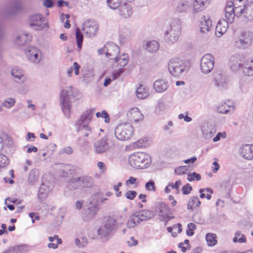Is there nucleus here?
I'll return each mask as SVG.
<instances>
[{
	"label": "nucleus",
	"mask_w": 253,
	"mask_h": 253,
	"mask_svg": "<svg viewBox=\"0 0 253 253\" xmlns=\"http://www.w3.org/2000/svg\"><path fill=\"white\" fill-rule=\"evenodd\" d=\"M243 16L248 21L253 20V3L245 4L243 0L229 1L225 9V17L230 23H233L234 16Z\"/></svg>",
	"instance_id": "nucleus-1"
},
{
	"label": "nucleus",
	"mask_w": 253,
	"mask_h": 253,
	"mask_svg": "<svg viewBox=\"0 0 253 253\" xmlns=\"http://www.w3.org/2000/svg\"><path fill=\"white\" fill-rule=\"evenodd\" d=\"M121 216L107 217L105 222L98 229L97 232L100 238L104 242L110 239L114 232L123 223Z\"/></svg>",
	"instance_id": "nucleus-2"
},
{
	"label": "nucleus",
	"mask_w": 253,
	"mask_h": 253,
	"mask_svg": "<svg viewBox=\"0 0 253 253\" xmlns=\"http://www.w3.org/2000/svg\"><path fill=\"white\" fill-rule=\"evenodd\" d=\"M168 68L171 76L175 78H180L187 73L189 66L182 60L178 58H173L169 61Z\"/></svg>",
	"instance_id": "nucleus-3"
},
{
	"label": "nucleus",
	"mask_w": 253,
	"mask_h": 253,
	"mask_svg": "<svg viewBox=\"0 0 253 253\" xmlns=\"http://www.w3.org/2000/svg\"><path fill=\"white\" fill-rule=\"evenodd\" d=\"M129 164L136 169L147 168L151 163L149 154L144 152H137L132 154L128 158Z\"/></svg>",
	"instance_id": "nucleus-4"
},
{
	"label": "nucleus",
	"mask_w": 253,
	"mask_h": 253,
	"mask_svg": "<svg viewBox=\"0 0 253 253\" xmlns=\"http://www.w3.org/2000/svg\"><path fill=\"white\" fill-rule=\"evenodd\" d=\"M76 93L72 86L63 89L60 93V104L64 115L67 118L70 117V100L72 97H76Z\"/></svg>",
	"instance_id": "nucleus-5"
},
{
	"label": "nucleus",
	"mask_w": 253,
	"mask_h": 253,
	"mask_svg": "<svg viewBox=\"0 0 253 253\" xmlns=\"http://www.w3.org/2000/svg\"><path fill=\"white\" fill-rule=\"evenodd\" d=\"M154 215V212L150 210H143L135 212L129 217L126 223V226L129 228H134L141 221L147 220L153 217Z\"/></svg>",
	"instance_id": "nucleus-6"
},
{
	"label": "nucleus",
	"mask_w": 253,
	"mask_h": 253,
	"mask_svg": "<svg viewBox=\"0 0 253 253\" xmlns=\"http://www.w3.org/2000/svg\"><path fill=\"white\" fill-rule=\"evenodd\" d=\"M115 145L114 139L105 136L94 142L93 149L95 153L101 154L108 151Z\"/></svg>",
	"instance_id": "nucleus-7"
},
{
	"label": "nucleus",
	"mask_w": 253,
	"mask_h": 253,
	"mask_svg": "<svg viewBox=\"0 0 253 253\" xmlns=\"http://www.w3.org/2000/svg\"><path fill=\"white\" fill-rule=\"evenodd\" d=\"M133 128L129 123L119 125L115 130L116 138L120 140L125 141L130 139L133 134Z\"/></svg>",
	"instance_id": "nucleus-8"
},
{
	"label": "nucleus",
	"mask_w": 253,
	"mask_h": 253,
	"mask_svg": "<svg viewBox=\"0 0 253 253\" xmlns=\"http://www.w3.org/2000/svg\"><path fill=\"white\" fill-rule=\"evenodd\" d=\"M94 111V109H91L87 110L83 113L80 118L75 123L78 131L85 129L89 132L91 131V127L88 125L91 122Z\"/></svg>",
	"instance_id": "nucleus-9"
},
{
	"label": "nucleus",
	"mask_w": 253,
	"mask_h": 253,
	"mask_svg": "<svg viewBox=\"0 0 253 253\" xmlns=\"http://www.w3.org/2000/svg\"><path fill=\"white\" fill-rule=\"evenodd\" d=\"M155 210L161 221L167 222L174 218L169 206L164 202H158L155 205Z\"/></svg>",
	"instance_id": "nucleus-10"
},
{
	"label": "nucleus",
	"mask_w": 253,
	"mask_h": 253,
	"mask_svg": "<svg viewBox=\"0 0 253 253\" xmlns=\"http://www.w3.org/2000/svg\"><path fill=\"white\" fill-rule=\"evenodd\" d=\"M181 34V27L179 21H177L176 23H171L169 28L166 32L165 36L168 41L171 43L176 42Z\"/></svg>",
	"instance_id": "nucleus-11"
},
{
	"label": "nucleus",
	"mask_w": 253,
	"mask_h": 253,
	"mask_svg": "<svg viewBox=\"0 0 253 253\" xmlns=\"http://www.w3.org/2000/svg\"><path fill=\"white\" fill-rule=\"evenodd\" d=\"M215 62V59L211 53L205 54L201 59L200 68L204 74H208L212 70Z\"/></svg>",
	"instance_id": "nucleus-12"
},
{
	"label": "nucleus",
	"mask_w": 253,
	"mask_h": 253,
	"mask_svg": "<svg viewBox=\"0 0 253 253\" xmlns=\"http://www.w3.org/2000/svg\"><path fill=\"white\" fill-rule=\"evenodd\" d=\"M44 18L41 14H36L31 16L29 23L30 27L35 30H42L47 27V24L43 23Z\"/></svg>",
	"instance_id": "nucleus-13"
},
{
	"label": "nucleus",
	"mask_w": 253,
	"mask_h": 253,
	"mask_svg": "<svg viewBox=\"0 0 253 253\" xmlns=\"http://www.w3.org/2000/svg\"><path fill=\"white\" fill-rule=\"evenodd\" d=\"M82 30L86 36L94 37L96 35L97 33V24L94 20H86L83 23Z\"/></svg>",
	"instance_id": "nucleus-14"
},
{
	"label": "nucleus",
	"mask_w": 253,
	"mask_h": 253,
	"mask_svg": "<svg viewBox=\"0 0 253 253\" xmlns=\"http://www.w3.org/2000/svg\"><path fill=\"white\" fill-rule=\"evenodd\" d=\"M191 9V2L190 0H180L174 4L173 9L176 13L186 14Z\"/></svg>",
	"instance_id": "nucleus-15"
},
{
	"label": "nucleus",
	"mask_w": 253,
	"mask_h": 253,
	"mask_svg": "<svg viewBox=\"0 0 253 253\" xmlns=\"http://www.w3.org/2000/svg\"><path fill=\"white\" fill-rule=\"evenodd\" d=\"M245 57L243 54H235L232 55L230 59V68L233 71H237L243 68Z\"/></svg>",
	"instance_id": "nucleus-16"
},
{
	"label": "nucleus",
	"mask_w": 253,
	"mask_h": 253,
	"mask_svg": "<svg viewBox=\"0 0 253 253\" xmlns=\"http://www.w3.org/2000/svg\"><path fill=\"white\" fill-rule=\"evenodd\" d=\"M99 197L98 195L92 196L89 199V205L88 207L89 217H93L98 211Z\"/></svg>",
	"instance_id": "nucleus-17"
},
{
	"label": "nucleus",
	"mask_w": 253,
	"mask_h": 253,
	"mask_svg": "<svg viewBox=\"0 0 253 253\" xmlns=\"http://www.w3.org/2000/svg\"><path fill=\"white\" fill-rule=\"evenodd\" d=\"M26 54L28 59L35 63H38L41 60L42 52L35 47H29L26 51Z\"/></svg>",
	"instance_id": "nucleus-18"
},
{
	"label": "nucleus",
	"mask_w": 253,
	"mask_h": 253,
	"mask_svg": "<svg viewBox=\"0 0 253 253\" xmlns=\"http://www.w3.org/2000/svg\"><path fill=\"white\" fill-rule=\"evenodd\" d=\"M240 155L245 159L252 160L253 159V145L245 144L240 148Z\"/></svg>",
	"instance_id": "nucleus-19"
},
{
	"label": "nucleus",
	"mask_w": 253,
	"mask_h": 253,
	"mask_svg": "<svg viewBox=\"0 0 253 253\" xmlns=\"http://www.w3.org/2000/svg\"><path fill=\"white\" fill-rule=\"evenodd\" d=\"M106 56L110 59H114L119 52V47L114 43H109L106 45Z\"/></svg>",
	"instance_id": "nucleus-20"
},
{
	"label": "nucleus",
	"mask_w": 253,
	"mask_h": 253,
	"mask_svg": "<svg viewBox=\"0 0 253 253\" xmlns=\"http://www.w3.org/2000/svg\"><path fill=\"white\" fill-rule=\"evenodd\" d=\"M226 19H227L226 18ZM228 23H230L228 20H220L218 22L215 28V34L216 37H221L226 33L228 28Z\"/></svg>",
	"instance_id": "nucleus-21"
},
{
	"label": "nucleus",
	"mask_w": 253,
	"mask_h": 253,
	"mask_svg": "<svg viewBox=\"0 0 253 253\" xmlns=\"http://www.w3.org/2000/svg\"><path fill=\"white\" fill-rule=\"evenodd\" d=\"M119 14L124 18H128L131 16L133 13V11L131 5L126 2H124L118 7Z\"/></svg>",
	"instance_id": "nucleus-22"
},
{
	"label": "nucleus",
	"mask_w": 253,
	"mask_h": 253,
	"mask_svg": "<svg viewBox=\"0 0 253 253\" xmlns=\"http://www.w3.org/2000/svg\"><path fill=\"white\" fill-rule=\"evenodd\" d=\"M209 0H194L193 2V9L195 12L203 11L209 4Z\"/></svg>",
	"instance_id": "nucleus-23"
},
{
	"label": "nucleus",
	"mask_w": 253,
	"mask_h": 253,
	"mask_svg": "<svg viewBox=\"0 0 253 253\" xmlns=\"http://www.w3.org/2000/svg\"><path fill=\"white\" fill-rule=\"evenodd\" d=\"M242 72L245 76H253V58L245 60Z\"/></svg>",
	"instance_id": "nucleus-24"
},
{
	"label": "nucleus",
	"mask_w": 253,
	"mask_h": 253,
	"mask_svg": "<svg viewBox=\"0 0 253 253\" xmlns=\"http://www.w3.org/2000/svg\"><path fill=\"white\" fill-rule=\"evenodd\" d=\"M21 8V3L19 2H16L5 8L2 13L5 16L10 15L16 13Z\"/></svg>",
	"instance_id": "nucleus-25"
},
{
	"label": "nucleus",
	"mask_w": 253,
	"mask_h": 253,
	"mask_svg": "<svg viewBox=\"0 0 253 253\" xmlns=\"http://www.w3.org/2000/svg\"><path fill=\"white\" fill-rule=\"evenodd\" d=\"M154 89L158 92H163L166 91L168 87L169 84L168 82L164 80L159 79L156 81L153 84Z\"/></svg>",
	"instance_id": "nucleus-26"
},
{
	"label": "nucleus",
	"mask_w": 253,
	"mask_h": 253,
	"mask_svg": "<svg viewBox=\"0 0 253 253\" xmlns=\"http://www.w3.org/2000/svg\"><path fill=\"white\" fill-rule=\"evenodd\" d=\"M203 135L205 139H210L215 133L216 131L211 126L205 124L202 126Z\"/></svg>",
	"instance_id": "nucleus-27"
},
{
	"label": "nucleus",
	"mask_w": 253,
	"mask_h": 253,
	"mask_svg": "<svg viewBox=\"0 0 253 253\" xmlns=\"http://www.w3.org/2000/svg\"><path fill=\"white\" fill-rule=\"evenodd\" d=\"M215 82L217 86L221 88H225L227 86V77L221 73H217L215 75Z\"/></svg>",
	"instance_id": "nucleus-28"
},
{
	"label": "nucleus",
	"mask_w": 253,
	"mask_h": 253,
	"mask_svg": "<svg viewBox=\"0 0 253 253\" xmlns=\"http://www.w3.org/2000/svg\"><path fill=\"white\" fill-rule=\"evenodd\" d=\"M127 116L134 122H138L143 119V115L137 108H132L128 112Z\"/></svg>",
	"instance_id": "nucleus-29"
},
{
	"label": "nucleus",
	"mask_w": 253,
	"mask_h": 253,
	"mask_svg": "<svg viewBox=\"0 0 253 253\" xmlns=\"http://www.w3.org/2000/svg\"><path fill=\"white\" fill-rule=\"evenodd\" d=\"M11 75L16 79L17 82L23 83L25 81V77L23 71L17 67L14 68L11 72Z\"/></svg>",
	"instance_id": "nucleus-30"
},
{
	"label": "nucleus",
	"mask_w": 253,
	"mask_h": 253,
	"mask_svg": "<svg viewBox=\"0 0 253 253\" xmlns=\"http://www.w3.org/2000/svg\"><path fill=\"white\" fill-rule=\"evenodd\" d=\"M50 191V187L49 186L45 184L44 183H42L41 185L39 192H38V198L42 200L45 198Z\"/></svg>",
	"instance_id": "nucleus-31"
},
{
	"label": "nucleus",
	"mask_w": 253,
	"mask_h": 253,
	"mask_svg": "<svg viewBox=\"0 0 253 253\" xmlns=\"http://www.w3.org/2000/svg\"><path fill=\"white\" fill-rule=\"evenodd\" d=\"M32 38L31 35L27 33H23L17 37L16 42L19 45H23L31 41Z\"/></svg>",
	"instance_id": "nucleus-32"
},
{
	"label": "nucleus",
	"mask_w": 253,
	"mask_h": 253,
	"mask_svg": "<svg viewBox=\"0 0 253 253\" xmlns=\"http://www.w3.org/2000/svg\"><path fill=\"white\" fill-rule=\"evenodd\" d=\"M201 205V202L197 196L191 197L187 204V209L193 211L194 209L198 207Z\"/></svg>",
	"instance_id": "nucleus-33"
},
{
	"label": "nucleus",
	"mask_w": 253,
	"mask_h": 253,
	"mask_svg": "<svg viewBox=\"0 0 253 253\" xmlns=\"http://www.w3.org/2000/svg\"><path fill=\"white\" fill-rule=\"evenodd\" d=\"M39 172L38 169H33L31 170L28 177V183L31 185H33L39 178Z\"/></svg>",
	"instance_id": "nucleus-34"
},
{
	"label": "nucleus",
	"mask_w": 253,
	"mask_h": 253,
	"mask_svg": "<svg viewBox=\"0 0 253 253\" xmlns=\"http://www.w3.org/2000/svg\"><path fill=\"white\" fill-rule=\"evenodd\" d=\"M234 108L233 106H230L226 103H221L217 107V111L218 113L226 114L228 112H233Z\"/></svg>",
	"instance_id": "nucleus-35"
},
{
	"label": "nucleus",
	"mask_w": 253,
	"mask_h": 253,
	"mask_svg": "<svg viewBox=\"0 0 253 253\" xmlns=\"http://www.w3.org/2000/svg\"><path fill=\"white\" fill-rule=\"evenodd\" d=\"M68 186L71 190H74L82 187L80 177L71 178L68 182Z\"/></svg>",
	"instance_id": "nucleus-36"
},
{
	"label": "nucleus",
	"mask_w": 253,
	"mask_h": 253,
	"mask_svg": "<svg viewBox=\"0 0 253 253\" xmlns=\"http://www.w3.org/2000/svg\"><path fill=\"white\" fill-rule=\"evenodd\" d=\"M233 46L238 49H244L249 46L250 45L240 36V38L234 39Z\"/></svg>",
	"instance_id": "nucleus-37"
},
{
	"label": "nucleus",
	"mask_w": 253,
	"mask_h": 253,
	"mask_svg": "<svg viewBox=\"0 0 253 253\" xmlns=\"http://www.w3.org/2000/svg\"><path fill=\"white\" fill-rule=\"evenodd\" d=\"M116 62L120 66L121 68H123L128 63V56L126 54H123L119 57L117 56L114 59Z\"/></svg>",
	"instance_id": "nucleus-38"
},
{
	"label": "nucleus",
	"mask_w": 253,
	"mask_h": 253,
	"mask_svg": "<svg viewBox=\"0 0 253 253\" xmlns=\"http://www.w3.org/2000/svg\"><path fill=\"white\" fill-rule=\"evenodd\" d=\"M160 47L159 43L156 41L149 42L146 45V49L150 52H156Z\"/></svg>",
	"instance_id": "nucleus-39"
},
{
	"label": "nucleus",
	"mask_w": 253,
	"mask_h": 253,
	"mask_svg": "<svg viewBox=\"0 0 253 253\" xmlns=\"http://www.w3.org/2000/svg\"><path fill=\"white\" fill-rule=\"evenodd\" d=\"M136 93L137 97L141 99L146 98L148 96V91L142 85H140L137 88Z\"/></svg>",
	"instance_id": "nucleus-40"
},
{
	"label": "nucleus",
	"mask_w": 253,
	"mask_h": 253,
	"mask_svg": "<svg viewBox=\"0 0 253 253\" xmlns=\"http://www.w3.org/2000/svg\"><path fill=\"white\" fill-rule=\"evenodd\" d=\"M82 187H90L93 184V179L88 176L80 177Z\"/></svg>",
	"instance_id": "nucleus-41"
},
{
	"label": "nucleus",
	"mask_w": 253,
	"mask_h": 253,
	"mask_svg": "<svg viewBox=\"0 0 253 253\" xmlns=\"http://www.w3.org/2000/svg\"><path fill=\"white\" fill-rule=\"evenodd\" d=\"M206 240L209 246H213L217 244L216 235L213 233H207L206 236Z\"/></svg>",
	"instance_id": "nucleus-42"
},
{
	"label": "nucleus",
	"mask_w": 253,
	"mask_h": 253,
	"mask_svg": "<svg viewBox=\"0 0 253 253\" xmlns=\"http://www.w3.org/2000/svg\"><path fill=\"white\" fill-rule=\"evenodd\" d=\"M57 169L59 171V174L63 177L68 175V171L70 169V166L68 165L63 164L57 166Z\"/></svg>",
	"instance_id": "nucleus-43"
},
{
	"label": "nucleus",
	"mask_w": 253,
	"mask_h": 253,
	"mask_svg": "<svg viewBox=\"0 0 253 253\" xmlns=\"http://www.w3.org/2000/svg\"><path fill=\"white\" fill-rule=\"evenodd\" d=\"M76 39L78 48L80 50L82 47L84 36L78 28L76 29Z\"/></svg>",
	"instance_id": "nucleus-44"
},
{
	"label": "nucleus",
	"mask_w": 253,
	"mask_h": 253,
	"mask_svg": "<svg viewBox=\"0 0 253 253\" xmlns=\"http://www.w3.org/2000/svg\"><path fill=\"white\" fill-rule=\"evenodd\" d=\"M211 27V21L210 19L205 20L201 23V31L202 33L209 32Z\"/></svg>",
	"instance_id": "nucleus-45"
},
{
	"label": "nucleus",
	"mask_w": 253,
	"mask_h": 253,
	"mask_svg": "<svg viewBox=\"0 0 253 253\" xmlns=\"http://www.w3.org/2000/svg\"><path fill=\"white\" fill-rule=\"evenodd\" d=\"M233 241L234 243H246V239L244 235L242 234L240 231H237L235 234Z\"/></svg>",
	"instance_id": "nucleus-46"
},
{
	"label": "nucleus",
	"mask_w": 253,
	"mask_h": 253,
	"mask_svg": "<svg viewBox=\"0 0 253 253\" xmlns=\"http://www.w3.org/2000/svg\"><path fill=\"white\" fill-rule=\"evenodd\" d=\"M241 37L250 45L252 42L253 35L250 32H243L241 34Z\"/></svg>",
	"instance_id": "nucleus-47"
},
{
	"label": "nucleus",
	"mask_w": 253,
	"mask_h": 253,
	"mask_svg": "<svg viewBox=\"0 0 253 253\" xmlns=\"http://www.w3.org/2000/svg\"><path fill=\"white\" fill-rule=\"evenodd\" d=\"M166 109V105L165 102L162 101L159 102L155 108V112L157 114H161Z\"/></svg>",
	"instance_id": "nucleus-48"
},
{
	"label": "nucleus",
	"mask_w": 253,
	"mask_h": 253,
	"mask_svg": "<svg viewBox=\"0 0 253 253\" xmlns=\"http://www.w3.org/2000/svg\"><path fill=\"white\" fill-rule=\"evenodd\" d=\"M107 2L110 8L116 9L120 6L121 0H107Z\"/></svg>",
	"instance_id": "nucleus-49"
},
{
	"label": "nucleus",
	"mask_w": 253,
	"mask_h": 253,
	"mask_svg": "<svg viewBox=\"0 0 253 253\" xmlns=\"http://www.w3.org/2000/svg\"><path fill=\"white\" fill-rule=\"evenodd\" d=\"M15 103V99L12 97H9L6 99L2 103V105L7 108H9L13 106Z\"/></svg>",
	"instance_id": "nucleus-50"
},
{
	"label": "nucleus",
	"mask_w": 253,
	"mask_h": 253,
	"mask_svg": "<svg viewBox=\"0 0 253 253\" xmlns=\"http://www.w3.org/2000/svg\"><path fill=\"white\" fill-rule=\"evenodd\" d=\"M201 179L200 174L195 172H193L188 174L187 180L189 181H192L194 180L199 181Z\"/></svg>",
	"instance_id": "nucleus-51"
},
{
	"label": "nucleus",
	"mask_w": 253,
	"mask_h": 253,
	"mask_svg": "<svg viewBox=\"0 0 253 253\" xmlns=\"http://www.w3.org/2000/svg\"><path fill=\"white\" fill-rule=\"evenodd\" d=\"M75 243L78 247L84 248L87 245L88 241L85 237L82 238L81 241L79 239L76 238L75 239Z\"/></svg>",
	"instance_id": "nucleus-52"
},
{
	"label": "nucleus",
	"mask_w": 253,
	"mask_h": 253,
	"mask_svg": "<svg viewBox=\"0 0 253 253\" xmlns=\"http://www.w3.org/2000/svg\"><path fill=\"white\" fill-rule=\"evenodd\" d=\"M96 116L97 118H102L105 119V122L108 123L110 122L109 115L105 110H103L101 113L97 112L96 113Z\"/></svg>",
	"instance_id": "nucleus-53"
},
{
	"label": "nucleus",
	"mask_w": 253,
	"mask_h": 253,
	"mask_svg": "<svg viewBox=\"0 0 253 253\" xmlns=\"http://www.w3.org/2000/svg\"><path fill=\"white\" fill-rule=\"evenodd\" d=\"M145 188L149 191L155 192L156 191V187L154 181L150 180L145 184Z\"/></svg>",
	"instance_id": "nucleus-54"
},
{
	"label": "nucleus",
	"mask_w": 253,
	"mask_h": 253,
	"mask_svg": "<svg viewBox=\"0 0 253 253\" xmlns=\"http://www.w3.org/2000/svg\"><path fill=\"white\" fill-rule=\"evenodd\" d=\"M196 228V226L193 223H190L187 225V229L186 230V234L189 236H192L194 232V230Z\"/></svg>",
	"instance_id": "nucleus-55"
},
{
	"label": "nucleus",
	"mask_w": 253,
	"mask_h": 253,
	"mask_svg": "<svg viewBox=\"0 0 253 253\" xmlns=\"http://www.w3.org/2000/svg\"><path fill=\"white\" fill-rule=\"evenodd\" d=\"M8 164L9 161L7 157L0 153V168H4Z\"/></svg>",
	"instance_id": "nucleus-56"
},
{
	"label": "nucleus",
	"mask_w": 253,
	"mask_h": 253,
	"mask_svg": "<svg viewBox=\"0 0 253 253\" xmlns=\"http://www.w3.org/2000/svg\"><path fill=\"white\" fill-rule=\"evenodd\" d=\"M73 150L72 148L70 146H67L63 148L59 152V154L62 155L63 154H66L67 155H71L73 154Z\"/></svg>",
	"instance_id": "nucleus-57"
},
{
	"label": "nucleus",
	"mask_w": 253,
	"mask_h": 253,
	"mask_svg": "<svg viewBox=\"0 0 253 253\" xmlns=\"http://www.w3.org/2000/svg\"><path fill=\"white\" fill-rule=\"evenodd\" d=\"M137 193L135 191L129 190L125 193V196L127 199L133 200L136 197Z\"/></svg>",
	"instance_id": "nucleus-58"
},
{
	"label": "nucleus",
	"mask_w": 253,
	"mask_h": 253,
	"mask_svg": "<svg viewBox=\"0 0 253 253\" xmlns=\"http://www.w3.org/2000/svg\"><path fill=\"white\" fill-rule=\"evenodd\" d=\"M146 142L144 139H140L133 143V146L134 148H141L146 147Z\"/></svg>",
	"instance_id": "nucleus-59"
},
{
	"label": "nucleus",
	"mask_w": 253,
	"mask_h": 253,
	"mask_svg": "<svg viewBox=\"0 0 253 253\" xmlns=\"http://www.w3.org/2000/svg\"><path fill=\"white\" fill-rule=\"evenodd\" d=\"M186 166H180L175 169V173L178 175H181L185 173L186 170Z\"/></svg>",
	"instance_id": "nucleus-60"
},
{
	"label": "nucleus",
	"mask_w": 253,
	"mask_h": 253,
	"mask_svg": "<svg viewBox=\"0 0 253 253\" xmlns=\"http://www.w3.org/2000/svg\"><path fill=\"white\" fill-rule=\"evenodd\" d=\"M192 190V187L190 186L188 184L186 185H184L182 188V193L184 195H187L189 194L191 190Z\"/></svg>",
	"instance_id": "nucleus-61"
},
{
	"label": "nucleus",
	"mask_w": 253,
	"mask_h": 253,
	"mask_svg": "<svg viewBox=\"0 0 253 253\" xmlns=\"http://www.w3.org/2000/svg\"><path fill=\"white\" fill-rule=\"evenodd\" d=\"M69 17H70V16L69 14H66V15L62 14L61 16V19L62 20H64L65 18H66L67 19V20L65 21V24H64V27L66 28H69L70 27V22H69V21L68 20Z\"/></svg>",
	"instance_id": "nucleus-62"
},
{
	"label": "nucleus",
	"mask_w": 253,
	"mask_h": 253,
	"mask_svg": "<svg viewBox=\"0 0 253 253\" xmlns=\"http://www.w3.org/2000/svg\"><path fill=\"white\" fill-rule=\"evenodd\" d=\"M124 71L123 68H120L117 72L113 74V80L117 79Z\"/></svg>",
	"instance_id": "nucleus-63"
},
{
	"label": "nucleus",
	"mask_w": 253,
	"mask_h": 253,
	"mask_svg": "<svg viewBox=\"0 0 253 253\" xmlns=\"http://www.w3.org/2000/svg\"><path fill=\"white\" fill-rule=\"evenodd\" d=\"M43 4L46 7L50 8L53 6L52 0H43Z\"/></svg>",
	"instance_id": "nucleus-64"
}]
</instances>
